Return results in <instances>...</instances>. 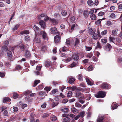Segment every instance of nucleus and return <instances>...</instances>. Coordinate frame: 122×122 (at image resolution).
I'll use <instances>...</instances> for the list:
<instances>
[{
    "instance_id": "obj_1",
    "label": "nucleus",
    "mask_w": 122,
    "mask_h": 122,
    "mask_svg": "<svg viewBox=\"0 0 122 122\" xmlns=\"http://www.w3.org/2000/svg\"><path fill=\"white\" fill-rule=\"evenodd\" d=\"M80 91L83 92L84 91V89L81 88L78 89L76 92L75 97L79 98V99L78 101L80 103L83 104L84 103V100L86 97H88L87 99V100H89L91 98V96L90 94H89L88 95L86 94L84 95L83 94L81 93Z\"/></svg>"
},
{
    "instance_id": "obj_2",
    "label": "nucleus",
    "mask_w": 122,
    "mask_h": 122,
    "mask_svg": "<svg viewBox=\"0 0 122 122\" xmlns=\"http://www.w3.org/2000/svg\"><path fill=\"white\" fill-rule=\"evenodd\" d=\"M106 95V93L103 91H100L97 93L95 95V96L97 98H103Z\"/></svg>"
},
{
    "instance_id": "obj_3",
    "label": "nucleus",
    "mask_w": 122,
    "mask_h": 122,
    "mask_svg": "<svg viewBox=\"0 0 122 122\" xmlns=\"http://www.w3.org/2000/svg\"><path fill=\"white\" fill-rule=\"evenodd\" d=\"M33 29L35 33V35H41L42 34V32L40 30L39 28L36 25H35L34 26Z\"/></svg>"
},
{
    "instance_id": "obj_4",
    "label": "nucleus",
    "mask_w": 122,
    "mask_h": 122,
    "mask_svg": "<svg viewBox=\"0 0 122 122\" xmlns=\"http://www.w3.org/2000/svg\"><path fill=\"white\" fill-rule=\"evenodd\" d=\"M100 86L101 88L106 89H110L111 87V86L110 85L105 83L102 84Z\"/></svg>"
},
{
    "instance_id": "obj_5",
    "label": "nucleus",
    "mask_w": 122,
    "mask_h": 122,
    "mask_svg": "<svg viewBox=\"0 0 122 122\" xmlns=\"http://www.w3.org/2000/svg\"><path fill=\"white\" fill-rule=\"evenodd\" d=\"M104 118L103 115L101 114L99 115L97 119V122H103V120Z\"/></svg>"
},
{
    "instance_id": "obj_6",
    "label": "nucleus",
    "mask_w": 122,
    "mask_h": 122,
    "mask_svg": "<svg viewBox=\"0 0 122 122\" xmlns=\"http://www.w3.org/2000/svg\"><path fill=\"white\" fill-rule=\"evenodd\" d=\"M61 37L59 35H57L55 36L54 37V41L55 43H57L60 42Z\"/></svg>"
},
{
    "instance_id": "obj_7",
    "label": "nucleus",
    "mask_w": 122,
    "mask_h": 122,
    "mask_svg": "<svg viewBox=\"0 0 122 122\" xmlns=\"http://www.w3.org/2000/svg\"><path fill=\"white\" fill-rule=\"evenodd\" d=\"M98 34H94L93 35V37L95 40L98 39L99 37L101 38L102 37L100 35V33L98 32Z\"/></svg>"
},
{
    "instance_id": "obj_8",
    "label": "nucleus",
    "mask_w": 122,
    "mask_h": 122,
    "mask_svg": "<svg viewBox=\"0 0 122 122\" xmlns=\"http://www.w3.org/2000/svg\"><path fill=\"white\" fill-rule=\"evenodd\" d=\"M72 57L74 60L77 61L79 59V55L78 53H74L73 54Z\"/></svg>"
},
{
    "instance_id": "obj_9",
    "label": "nucleus",
    "mask_w": 122,
    "mask_h": 122,
    "mask_svg": "<svg viewBox=\"0 0 122 122\" xmlns=\"http://www.w3.org/2000/svg\"><path fill=\"white\" fill-rule=\"evenodd\" d=\"M50 20L53 25H56L58 23V21L56 19L50 18Z\"/></svg>"
},
{
    "instance_id": "obj_10",
    "label": "nucleus",
    "mask_w": 122,
    "mask_h": 122,
    "mask_svg": "<svg viewBox=\"0 0 122 122\" xmlns=\"http://www.w3.org/2000/svg\"><path fill=\"white\" fill-rule=\"evenodd\" d=\"M50 31L52 34H55L57 33V29L55 27H51L50 29Z\"/></svg>"
},
{
    "instance_id": "obj_11",
    "label": "nucleus",
    "mask_w": 122,
    "mask_h": 122,
    "mask_svg": "<svg viewBox=\"0 0 122 122\" xmlns=\"http://www.w3.org/2000/svg\"><path fill=\"white\" fill-rule=\"evenodd\" d=\"M112 46L109 43H107L105 47V50L108 51H109L111 48Z\"/></svg>"
},
{
    "instance_id": "obj_12",
    "label": "nucleus",
    "mask_w": 122,
    "mask_h": 122,
    "mask_svg": "<svg viewBox=\"0 0 122 122\" xmlns=\"http://www.w3.org/2000/svg\"><path fill=\"white\" fill-rule=\"evenodd\" d=\"M118 30L117 29H115L113 30L112 31L111 35L112 36H115L117 34Z\"/></svg>"
},
{
    "instance_id": "obj_13",
    "label": "nucleus",
    "mask_w": 122,
    "mask_h": 122,
    "mask_svg": "<svg viewBox=\"0 0 122 122\" xmlns=\"http://www.w3.org/2000/svg\"><path fill=\"white\" fill-rule=\"evenodd\" d=\"M96 30L94 28H90L89 29V34H92L95 33Z\"/></svg>"
},
{
    "instance_id": "obj_14",
    "label": "nucleus",
    "mask_w": 122,
    "mask_h": 122,
    "mask_svg": "<svg viewBox=\"0 0 122 122\" xmlns=\"http://www.w3.org/2000/svg\"><path fill=\"white\" fill-rule=\"evenodd\" d=\"M34 40L36 43H39L41 42V39L40 38L38 37L37 36V35H35V37Z\"/></svg>"
},
{
    "instance_id": "obj_15",
    "label": "nucleus",
    "mask_w": 122,
    "mask_h": 122,
    "mask_svg": "<svg viewBox=\"0 0 122 122\" xmlns=\"http://www.w3.org/2000/svg\"><path fill=\"white\" fill-rule=\"evenodd\" d=\"M39 24L41 27L45 28V23L43 20H41L39 22Z\"/></svg>"
},
{
    "instance_id": "obj_16",
    "label": "nucleus",
    "mask_w": 122,
    "mask_h": 122,
    "mask_svg": "<svg viewBox=\"0 0 122 122\" xmlns=\"http://www.w3.org/2000/svg\"><path fill=\"white\" fill-rule=\"evenodd\" d=\"M45 66L49 67L50 66L51 62L48 60L46 61H45Z\"/></svg>"
},
{
    "instance_id": "obj_17",
    "label": "nucleus",
    "mask_w": 122,
    "mask_h": 122,
    "mask_svg": "<svg viewBox=\"0 0 122 122\" xmlns=\"http://www.w3.org/2000/svg\"><path fill=\"white\" fill-rule=\"evenodd\" d=\"M7 56L8 59L10 60H11L12 57V54L10 51H8L7 52Z\"/></svg>"
},
{
    "instance_id": "obj_18",
    "label": "nucleus",
    "mask_w": 122,
    "mask_h": 122,
    "mask_svg": "<svg viewBox=\"0 0 122 122\" xmlns=\"http://www.w3.org/2000/svg\"><path fill=\"white\" fill-rule=\"evenodd\" d=\"M89 11L87 10H85L84 11L83 15L85 17H87L89 15Z\"/></svg>"
},
{
    "instance_id": "obj_19",
    "label": "nucleus",
    "mask_w": 122,
    "mask_h": 122,
    "mask_svg": "<svg viewBox=\"0 0 122 122\" xmlns=\"http://www.w3.org/2000/svg\"><path fill=\"white\" fill-rule=\"evenodd\" d=\"M86 80L87 84L88 85H93V82L91 81L88 78H86Z\"/></svg>"
},
{
    "instance_id": "obj_20",
    "label": "nucleus",
    "mask_w": 122,
    "mask_h": 122,
    "mask_svg": "<svg viewBox=\"0 0 122 122\" xmlns=\"http://www.w3.org/2000/svg\"><path fill=\"white\" fill-rule=\"evenodd\" d=\"M75 81V79L72 77H71L69 79L68 82L69 83L72 84Z\"/></svg>"
},
{
    "instance_id": "obj_21",
    "label": "nucleus",
    "mask_w": 122,
    "mask_h": 122,
    "mask_svg": "<svg viewBox=\"0 0 122 122\" xmlns=\"http://www.w3.org/2000/svg\"><path fill=\"white\" fill-rule=\"evenodd\" d=\"M29 32L28 30H25L23 31L20 33V34L22 35L24 34H27L29 33Z\"/></svg>"
},
{
    "instance_id": "obj_22",
    "label": "nucleus",
    "mask_w": 122,
    "mask_h": 122,
    "mask_svg": "<svg viewBox=\"0 0 122 122\" xmlns=\"http://www.w3.org/2000/svg\"><path fill=\"white\" fill-rule=\"evenodd\" d=\"M85 112L84 111H82L79 113L78 116L80 117H84L85 115Z\"/></svg>"
},
{
    "instance_id": "obj_23",
    "label": "nucleus",
    "mask_w": 122,
    "mask_h": 122,
    "mask_svg": "<svg viewBox=\"0 0 122 122\" xmlns=\"http://www.w3.org/2000/svg\"><path fill=\"white\" fill-rule=\"evenodd\" d=\"M71 111L72 112L74 113H77L78 112V110L75 107H73L71 108Z\"/></svg>"
},
{
    "instance_id": "obj_24",
    "label": "nucleus",
    "mask_w": 122,
    "mask_h": 122,
    "mask_svg": "<svg viewBox=\"0 0 122 122\" xmlns=\"http://www.w3.org/2000/svg\"><path fill=\"white\" fill-rule=\"evenodd\" d=\"M80 43L79 40L77 38H76L75 42V46H77Z\"/></svg>"
},
{
    "instance_id": "obj_25",
    "label": "nucleus",
    "mask_w": 122,
    "mask_h": 122,
    "mask_svg": "<svg viewBox=\"0 0 122 122\" xmlns=\"http://www.w3.org/2000/svg\"><path fill=\"white\" fill-rule=\"evenodd\" d=\"M20 24H17L15 25L13 29V30L14 31L16 30L20 26Z\"/></svg>"
},
{
    "instance_id": "obj_26",
    "label": "nucleus",
    "mask_w": 122,
    "mask_h": 122,
    "mask_svg": "<svg viewBox=\"0 0 122 122\" xmlns=\"http://www.w3.org/2000/svg\"><path fill=\"white\" fill-rule=\"evenodd\" d=\"M42 36L43 38L45 39L47 37V35L46 33V32L45 31H43L42 32Z\"/></svg>"
},
{
    "instance_id": "obj_27",
    "label": "nucleus",
    "mask_w": 122,
    "mask_h": 122,
    "mask_svg": "<svg viewBox=\"0 0 122 122\" xmlns=\"http://www.w3.org/2000/svg\"><path fill=\"white\" fill-rule=\"evenodd\" d=\"M51 120L52 121H55L57 119V118L55 116L52 115L50 117Z\"/></svg>"
},
{
    "instance_id": "obj_28",
    "label": "nucleus",
    "mask_w": 122,
    "mask_h": 122,
    "mask_svg": "<svg viewBox=\"0 0 122 122\" xmlns=\"http://www.w3.org/2000/svg\"><path fill=\"white\" fill-rule=\"evenodd\" d=\"M90 18L92 20H94L96 19V17L95 14H92L90 15Z\"/></svg>"
},
{
    "instance_id": "obj_29",
    "label": "nucleus",
    "mask_w": 122,
    "mask_h": 122,
    "mask_svg": "<svg viewBox=\"0 0 122 122\" xmlns=\"http://www.w3.org/2000/svg\"><path fill=\"white\" fill-rule=\"evenodd\" d=\"M75 19L74 16L71 17L70 19V22L72 23H75Z\"/></svg>"
},
{
    "instance_id": "obj_30",
    "label": "nucleus",
    "mask_w": 122,
    "mask_h": 122,
    "mask_svg": "<svg viewBox=\"0 0 122 122\" xmlns=\"http://www.w3.org/2000/svg\"><path fill=\"white\" fill-rule=\"evenodd\" d=\"M25 56L27 57H30L31 56L30 53L29 51H26L25 52Z\"/></svg>"
},
{
    "instance_id": "obj_31",
    "label": "nucleus",
    "mask_w": 122,
    "mask_h": 122,
    "mask_svg": "<svg viewBox=\"0 0 122 122\" xmlns=\"http://www.w3.org/2000/svg\"><path fill=\"white\" fill-rule=\"evenodd\" d=\"M40 82V81L39 80H35L34 81V84L33 86V87H35L38 83H39Z\"/></svg>"
},
{
    "instance_id": "obj_32",
    "label": "nucleus",
    "mask_w": 122,
    "mask_h": 122,
    "mask_svg": "<svg viewBox=\"0 0 122 122\" xmlns=\"http://www.w3.org/2000/svg\"><path fill=\"white\" fill-rule=\"evenodd\" d=\"M87 3L89 6H92L93 4V2L91 0H89L87 1Z\"/></svg>"
},
{
    "instance_id": "obj_33",
    "label": "nucleus",
    "mask_w": 122,
    "mask_h": 122,
    "mask_svg": "<svg viewBox=\"0 0 122 122\" xmlns=\"http://www.w3.org/2000/svg\"><path fill=\"white\" fill-rule=\"evenodd\" d=\"M111 107H112V109L113 110L116 109L117 108V105L113 103L112 104Z\"/></svg>"
},
{
    "instance_id": "obj_34",
    "label": "nucleus",
    "mask_w": 122,
    "mask_h": 122,
    "mask_svg": "<svg viewBox=\"0 0 122 122\" xmlns=\"http://www.w3.org/2000/svg\"><path fill=\"white\" fill-rule=\"evenodd\" d=\"M83 76L81 74H80L78 75V78L80 81H83Z\"/></svg>"
},
{
    "instance_id": "obj_35",
    "label": "nucleus",
    "mask_w": 122,
    "mask_h": 122,
    "mask_svg": "<svg viewBox=\"0 0 122 122\" xmlns=\"http://www.w3.org/2000/svg\"><path fill=\"white\" fill-rule=\"evenodd\" d=\"M62 112H68L69 111V109L67 108H64L62 110Z\"/></svg>"
},
{
    "instance_id": "obj_36",
    "label": "nucleus",
    "mask_w": 122,
    "mask_h": 122,
    "mask_svg": "<svg viewBox=\"0 0 122 122\" xmlns=\"http://www.w3.org/2000/svg\"><path fill=\"white\" fill-rule=\"evenodd\" d=\"M70 120V118L68 117H66L63 120L64 122H69Z\"/></svg>"
},
{
    "instance_id": "obj_37",
    "label": "nucleus",
    "mask_w": 122,
    "mask_h": 122,
    "mask_svg": "<svg viewBox=\"0 0 122 122\" xmlns=\"http://www.w3.org/2000/svg\"><path fill=\"white\" fill-rule=\"evenodd\" d=\"M10 98L8 97H5L3 101V102L4 103H5V102H8L10 101Z\"/></svg>"
},
{
    "instance_id": "obj_38",
    "label": "nucleus",
    "mask_w": 122,
    "mask_h": 122,
    "mask_svg": "<svg viewBox=\"0 0 122 122\" xmlns=\"http://www.w3.org/2000/svg\"><path fill=\"white\" fill-rule=\"evenodd\" d=\"M109 39L110 41L112 42H114V41L115 40V38L113 37L110 36L109 37Z\"/></svg>"
},
{
    "instance_id": "obj_39",
    "label": "nucleus",
    "mask_w": 122,
    "mask_h": 122,
    "mask_svg": "<svg viewBox=\"0 0 122 122\" xmlns=\"http://www.w3.org/2000/svg\"><path fill=\"white\" fill-rule=\"evenodd\" d=\"M77 63H75L74 62H73V63L71 64L70 65V67L71 68H73L74 67H75L76 66L77 63Z\"/></svg>"
},
{
    "instance_id": "obj_40",
    "label": "nucleus",
    "mask_w": 122,
    "mask_h": 122,
    "mask_svg": "<svg viewBox=\"0 0 122 122\" xmlns=\"http://www.w3.org/2000/svg\"><path fill=\"white\" fill-rule=\"evenodd\" d=\"M25 41H29L30 39V37L29 36L27 35L25 37Z\"/></svg>"
},
{
    "instance_id": "obj_41",
    "label": "nucleus",
    "mask_w": 122,
    "mask_h": 122,
    "mask_svg": "<svg viewBox=\"0 0 122 122\" xmlns=\"http://www.w3.org/2000/svg\"><path fill=\"white\" fill-rule=\"evenodd\" d=\"M93 56V53L92 52H91L89 53H88L87 55L86 56L87 57L89 58H91Z\"/></svg>"
},
{
    "instance_id": "obj_42",
    "label": "nucleus",
    "mask_w": 122,
    "mask_h": 122,
    "mask_svg": "<svg viewBox=\"0 0 122 122\" xmlns=\"http://www.w3.org/2000/svg\"><path fill=\"white\" fill-rule=\"evenodd\" d=\"M61 14L63 16H65L67 14L66 11L65 10H63L62 11Z\"/></svg>"
},
{
    "instance_id": "obj_43",
    "label": "nucleus",
    "mask_w": 122,
    "mask_h": 122,
    "mask_svg": "<svg viewBox=\"0 0 122 122\" xmlns=\"http://www.w3.org/2000/svg\"><path fill=\"white\" fill-rule=\"evenodd\" d=\"M72 92L71 91H69L68 92L67 96L69 97H71L72 96Z\"/></svg>"
},
{
    "instance_id": "obj_44",
    "label": "nucleus",
    "mask_w": 122,
    "mask_h": 122,
    "mask_svg": "<svg viewBox=\"0 0 122 122\" xmlns=\"http://www.w3.org/2000/svg\"><path fill=\"white\" fill-rule=\"evenodd\" d=\"M25 46L23 45H21L20 46H19V47L20 49L22 51L24 50L25 49Z\"/></svg>"
},
{
    "instance_id": "obj_45",
    "label": "nucleus",
    "mask_w": 122,
    "mask_h": 122,
    "mask_svg": "<svg viewBox=\"0 0 122 122\" xmlns=\"http://www.w3.org/2000/svg\"><path fill=\"white\" fill-rule=\"evenodd\" d=\"M68 49L66 48L65 46H64V47H62V48H61L60 49V50H62V51L63 52L66 51Z\"/></svg>"
},
{
    "instance_id": "obj_46",
    "label": "nucleus",
    "mask_w": 122,
    "mask_h": 122,
    "mask_svg": "<svg viewBox=\"0 0 122 122\" xmlns=\"http://www.w3.org/2000/svg\"><path fill=\"white\" fill-rule=\"evenodd\" d=\"M47 50V47L45 46H43L41 48L43 52L46 51Z\"/></svg>"
},
{
    "instance_id": "obj_47",
    "label": "nucleus",
    "mask_w": 122,
    "mask_h": 122,
    "mask_svg": "<svg viewBox=\"0 0 122 122\" xmlns=\"http://www.w3.org/2000/svg\"><path fill=\"white\" fill-rule=\"evenodd\" d=\"M93 69V66L92 65H91L88 67V69L89 71H92Z\"/></svg>"
},
{
    "instance_id": "obj_48",
    "label": "nucleus",
    "mask_w": 122,
    "mask_h": 122,
    "mask_svg": "<svg viewBox=\"0 0 122 122\" xmlns=\"http://www.w3.org/2000/svg\"><path fill=\"white\" fill-rule=\"evenodd\" d=\"M75 107H81V105L80 104L78 103V102H76L75 104Z\"/></svg>"
},
{
    "instance_id": "obj_49",
    "label": "nucleus",
    "mask_w": 122,
    "mask_h": 122,
    "mask_svg": "<svg viewBox=\"0 0 122 122\" xmlns=\"http://www.w3.org/2000/svg\"><path fill=\"white\" fill-rule=\"evenodd\" d=\"M51 88L48 87H46L44 88V89L46 90L47 92H48L49 91L50 89Z\"/></svg>"
},
{
    "instance_id": "obj_50",
    "label": "nucleus",
    "mask_w": 122,
    "mask_h": 122,
    "mask_svg": "<svg viewBox=\"0 0 122 122\" xmlns=\"http://www.w3.org/2000/svg\"><path fill=\"white\" fill-rule=\"evenodd\" d=\"M13 98L14 99H16L18 97V95L16 93L13 94Z\"/></svg>"
},
{
    "instance_id": "obj_51",
    "label": "nucleus",
    "mask_w": 122,
    "mask_h": 122,
    "mask_svg": "<svg viewBox=\"0 0 122 122\" xmlns=\"http://www.w3.org/2000/svg\"><path fill=\"white\" fill-rule=\"evenodd\" d=\"M110 17L112 18H114L115 17L116 15L115 14L112 13L110 15Z\"/></svg>"
},
{
    "instance_id": "obj_52",
    "label": "nucleus",
    "mask_w": 122,
    "mask_h": 122,
    "mask_svg": "<svg viewBox=\"0 0 122 122\" xmlns=\"http://www.w3.org/2000/svg\"><path fill=\"white\" fill-rule=\"evenodd\" d=\"M58 104L57 102H54L52 104V107H54L55 106H57Z\"/></svg>"
},
{
    "instance_id": "obj_53",
    "label": "nucleus",
    "mask_w": 122,
    "mask_h": 122,
    "mask_svg": "<svg viewBox=\"0 0 122 122\" xmlns=\"http://www.w3.org/2000/svg\"><path fill=\"white\" fill-rule=\"evenodd\" d=\"M42 67V66H38L36 67V69L38 71H40L41 70V68Z\"/></svg>"
},
{
    "instance_id": "obj_54",
    "label": "nucleus",
    "mask_w": 122,
    "mask_h": 122,
    "mask_svg": "<svg viewBox=\"0 0 122 122\" xmlns=\"http://www.w3.org/2000/svg\"><path fill=\"white\" fill-rule=\"evenodd\" d=\"M107 41V40L105 39H102L101 40V42L103 43H106Z\"/></svg>"
},
{
    "instance_id": "obj_55",
    "label": "nucleus",
    "mask_w": 122,
    "mask_h": 122,
    "mask_svg": "<svg viewBox=\"0 0 122 122\" xmlns=\"http://www.w3.org/2000/svg\"><path fill=\"white\" fill-rule=\"evenodd\" d=\"M31 93V91L30 90H27L26 92H24V93L25 94H28L30 93Z\"/></svg>"
},
{
    "instance_id": "obj_56",
    "label": "nucleus",
    "mask_w": 122,
    "mask_h": 122,
    "mask_svg": "<svg viewBox=\"0 0 122 122\" xmlns=\"http://www.w3.org/2000/svg\"><path fill=\"white\" fill-rule=\"evenodd\" d=\"M75 25V24H73L72 25L70 32H72L74 29Z\"/></svg>"
},
{
    "instance_id": "obj_57",
    "label": "nucleus",
    "mask_w": 122,
    "mask_h": 122,
    "mask_svg": "<svg viewBox=\"0 0 122 122\" xmlns=\"http://www.w3.org/2000/svg\"><path fill=\"white\" fill-rule=\"evenodd\" d=\"M102 20L101 19H100L99 20L95 22V23L96 24H97L98 25H100L101 24V20Z\"/></svg>"
},
{
    "instance_id": "obj_58",
    "label": "nucleus",
    "mask_w": 122,
    "mask_h": 122,
    "mask_svg": "<svg viewBox=\"0 0 122 122\" xmlns=\"http://www.w3.org/2000/svg\"><path fill=\"white\" fill-rule=\"evenodd\" d=\"M57 90L56 89H54L51 92V93L53 94H54L55 93L57 92Z\"/></svg>"
},
{
    "instance_id": "obj_59",
    "label": "nucleus",
    "mask_w": 122,
    "mask_h": 122,
    "mask_svg": "<svg viewBox=\"0 0 122 122\" xmlns=\"http://www.w3.org/2000/svg\"><path fill=\"white\" fill-rule=\"evenodd\" d=\"M69 116V114H68L64 113L62 115V117H65Z\"/></svg>"
},
{
    "instance_id": "obj_60",
    "label": "nucleus",
    "mask_w": 122,
    "mask_h": 122,
    "mask_svg": "<svg viewBox=\"0 0 122 122\" xmlns=\"http://www.w3.org/2000/svg\"><path fill=\"white\" fill-rule=\"evenodd\" d=\"M5 75V73L4 72H0V75L1 77H4Z\"/></svg>"
},
{
    "instance_id": "obj_61",
    "label": "nucleus",
    "mask_w": 122,
    "mask_h": 122,
    "mask_svg": "<svg viewBox=\"0 0 122 122\" xmlns=\"http://www.w3.org/2000/svg\"><path fill=\"white\" fill-rule=\"evenodd\" d=\"M86 49L87 51H90L92 49V47H86Z\"/></svg>"
},
{
    "instance_id": "obj_62",
    "label": "nucleus",
    "mask_w": 122,
    "mask_h": 122,
    "mask_svg": "<svg viewBox=\"0 0 122 122\" xmlns=\"http://www.w3.org/2000/svg\"><path fill=\"white\" fill-rule=\"evenodd\" d=\"M70 40L68 39H67L66 42V44L68 45H69L70 44Z\"/></svg>"
},
{
    "instance_id": "obj_63",
    "label": "nucleus",
    "mask_w": 122,
    "mask_h": 122,
    "mask_svg": "<svg viewBox=\"0 0 122 122\" xmlns=\"http://www.w3.org/2000/svg\"><path fill=\"white\" fill-rule=\"evenodd\" d=\"M101 47V46L100 43L99 42H98L97 43V46L96 48H100Z\"/></svg>"
},
{
    "instance_id": "obj_64",
    "label": "nucleus",
    "mask_w": 122,
    "mask_h": 122,
    "mask_svg": "<svg viewBox=\"0 0 122 122\" xmlns=\"http://www.w3.org/2000/svg\"><path fill=\"white\" fill-rule=\"evenodd\" d=\"M80 86L81 87H86L85 84L83 82L81 83L80 84Z\"/></svg>"
}]
</instances>
